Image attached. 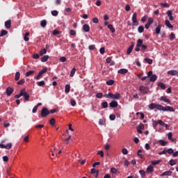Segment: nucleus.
Wrapping results in <instances>:
<instances>
[{
    "label": "nucleus",
    "mask_w": 178,
    "mask_h": 178,
    "mask_svg": "<svg viewBox=\"0 0 178 178\" xmlns=\"http://www.w3.org/2000/svg\"><path fill=\"white\" fill-rule=\"evenodd\" d=\"M40 115H41L42 118H47V116H48V115H49V110H48V108H47V107H43L42 108Z\"/></svg>",
    "instance_id": "obj_2"
},
{
    "label": "nucleus",
    "mask_w": 178,
    "mask_h": 178,
    "mask_svg": "<svg viewBox=\"0 0 178 178\" xmlns=\"http://www.w3.org/2000/svg\"><path fill=\"white\" fill-rule=\"evenodd\" d=\"M24 83H26V80H25L24 79H22L19 80V81L17 83V84L18 86H22V84H24Z\"/></svg>",
    "instance_id": "obj_41"
},
{
    "label": "nucleus",
    "mask_w": 178,
    "mask_h": 178,
    "mask_svg": "<svg viewBox=\"0 0 178 178\" xmlns=\"http://www.w3.org/2000/svg\"><path fill=\"white\" fill-rule=\"evenodd\" d=\"M167 15H168V16L171 22H173V20H174L175 19L173 18V15H172V10H168V11H167Z\"/></svg>",
    "instance_id": "obj_17"
},
{
    "label": "nucleus",
    "mask_w": 178,
    "mask_h": 178,
    "mask_svg": "<svg viewBox=\"0 0 178 178\" xmlns=\"http://www.w3.org/2000/svg\"><path fill=\"white\" fill-rule=\"evenodd\" d=\"M139 173H140L142 178L145 177V171H144V170H140L139 171Z\"/></svg>",
    "instance_id": "obj_43"
},
{
    "label": "nucleus",
    "mask_w": 178,
    "mask_h": 178,
    "mask_svg": "<svg viewBox=\"0 0 178 178\" xmlns=\"http://www.w3.org/2000/svg\"><path fill=\"white\" fill-rule=\"evenodd\" d=\"M99 52L102 55H104V54H105V47H101L99 49Z\"/></svg>",
    "instance_id": "obj_58"
},
{
    "label": "nucleus",
    "mask_w": 178,
    "mask_h": 178,
    "mask_svg": "<svg viewBox=\"0 0 178 178\" xmlns=\"http://www.w3.org/2000/svg\"><path fill=\"white\" fill-rule=\"evenodd\" d=\"M109 119L110 120H115V119H116V115H115L114 114H111L109 116Z\"/></svg>",
    "instance_id": "obj_55"
},
{
    "label": "nucleus",
    "mask_w": 178,
    "mask_h": 178,
    "mask_svg": "<svg viewBox=\"0 0 178 178\" xmlns=\"http://www.w3.org/2000/svg\"><path fill=\"white\" fill-rule=\"evenodd\" d=\"M48 59H49V56H48V55L44 56L41 58V62H47V60H48Z\"/></svg>",
    "instance_id": "obj_27"
},
{
    "label": "nucleus",
    "mask_w": 178,
    "mask_h": 178,
    "mask_svg": "<svg viewBox=\"0 0 178 178\" xmlns=\"http://www.w3.org/2000/svg\"><path fill=\"white\" fill-rule=\"evenodd\" d=\"M165 24L167 27H168V29H173V25L170 24V22H169V20L166 19L165 22Z\"/></svg>",
    "instance_id": "obj_20"
},
{
    "label": "nucleus",
    "mask_w": 178,
    "mask_h": 178,
    "mask_svg": "<svg viewBox=\"0 0 178 178\" xmlns=\"http://www.w3.org/2000/svg\"><path fill=\"white\" fill-rule=\"evenodd\" d=\"M42 72L41 71L38 73V76H35V79L36 80H40V78L42 76Z\"/></svg>",
    "instance_id": "obj_51"
},
{
    "label": "nucleus",
    "mask_w": 178,
    "mask_h": 178,
    "mask_svg": "<svg viewBox=\"0 0 178 178\" xmlns=\"http://www.w3.org/2000/svg\"><path fill=\"white\" fill-rule=\"evenodd\" d=\"M175 38H176V35H175V33H171L170 35V40L171 41H173V40H175Z\"/></svg>",
    "instance_id": "obj_50"
},
{
    "label": "nucleus",
    "mask_w": 178,
    "mask_h": 178,
    "mask_svg": "<svg viewBox=\"0 0 178 178\" xmlns=\"http://www.w3.org/2000/svg\"><path fill=\"white\" fill-rule=\"evenodd\" d=\"M41 27H45L47 26V20L43 19L40 22Z\"/></svg>",
    "instance_id": "obj_38"
},
{
    "label": "nucleus",
    "mask_w": 178,
    "mask_h": 178,
    "mask_svg": "<svg viewBox=\"0 0 178 178\" xmlns=\"http://www.w3.org/2000/svg\"><path fill=\"white\" fill-rule=\"evenodd\" d=\"M111 173H113V175H116L118 173V170L115 168H111Z\"/></svg>",
    "instance_id": "obj_48"
},
{
    "label": "nucleus",
    "mask_w": 178,
    "mask_h": 178,
    "mask_svg": "<svg viewBox=\"0 0 178 178\" xmlns=\"http://www.w3.org/2000/svg\"><path fill=\"white\" fill-rule=\"evenodd\" d=\"M70 102H71L72 106H76V100L75 99H71Z\"/></svg>",
    "instance_id": "obj_56"
},
{
    "label": "nucleus",
    "mask_w": 178,
    "mask_h": 178,
    "mask_svg": "<svg viewBox=\"0 0 178 178\" xmlns=\"http://www.w3.org/2000/svg\"><path fill=\"white\" fill-rule=\"evenodd\" d=\"M141 51L144 52L148 48V47L145 44H143V43L140 44Z\"/></svg>",
    "instance_id": "obj_40"
},
{
    "label": "nucleus",
    "mask_w": 178,
    "mask_h": 178,
    "mask_svg": "<svg viewBox=\"0 0 178 178\" xmlns=\"http://www.w3.org/2000/svg\"><path fill=\"white\" fill-rule=\"evenodd\" d=\"M152 172H154V167H152V165L147 167L146 172L149 175L150 173H152Z\"/></svg>",
    "instance_id": "obj_18"
},
{
    "label": "nucleus",
    "mask_w": 178,
    "mask_h": 178,
    "mask_svg": "<svg viewBox=\"0 0 178 178\" xmlns=\"http://www.w3.org/2000/svg\"><path fill=\"white\" fill-rule=\"evenodd\" d=\"M156 79H158V76L156 74H153L152 76H150L149 78V81L154 82L156 81Z\"/></svg>",
    "instance_id": "obj_19"
},
{
    "label": "nucleus",
    "mask_w": 178,
    "mask_h": 178,
    "mask_svg": "<svg viewBox=\"0 0 178 178\" xmlns=\"http://www.w3.org/2000/svg\"><path fill=\"white\" fill-rule=\"evenodd\" d=\"M166 152H168V154H173L174 151L173 149L169 148L168 149L166 150Z\"/></svg>",
    "instance_id": "obj_61"
},
{
    "label": "nucleus",
    "mask_w": 178,
    "mask_h": 178,
    "mask_svg": "<svg viewBox=\"0 0 178 178\" xmlns=\"http://www.w3.org/2000/svg\"><path fill=\"white\" fill-rule=\"evenodd\" d=\"M106 83L107 84V86H113V84L115 83V81L111 79L107 81Z\"/></svg>",
    "instance_id": "obj_36"
},
{
    "label": "nucleus",
    "mask_w": 178,
    "mask_h": 178,
    "mask_svg": "<svg viewBox=\"0 0 178 178\" xmlns=\"http://www.w3.org/2000/svg\"><path fill=\"white\" fill-rule=\"evenodd\" d=\"M20 97H23V92H22V89L20 90V92L19 95H15V98H20Z\"/></svg>",
    "instance_id": "obj_45"
},
{
    "label": "nucleus",
    "mask_w": 178,
    "mask_h": 178,
    "mask_svg": "<svg viewBox=\"0 0 178 178\" xmlns=\"http://www.w3.org/2000/svg\"><path fill=\"white\" fill-rule=\"evenodd\" d=\"M159 143H160L161 145H162V147H165V145H168V142L165 141L163 140H160Z\"/></svg>",
    "instance_id": "obj_32"
},
{
    "label": "nucleus",
    "mask_w": 178,
    "mask_h": 178,
    "mask_svg": "<svg viewBox=\"0 0 178 178\" xmlns=\"http://www.w3.org/2000/svg\"><path fill=\"white\" fill-rule=\"evenodd\" d=\"M176 163H177V161H176V160L171 159L170 161V166H175V165H176Z\"/></svg>",
    "instance_id": "obj_37"
},
{
    "label": "nucleus",
    "mask_w": 178,
    "mask_h": 178,
    "mask_svg": "<svg viewBox=\"0 0 178 178\" xmlns=\"http://www.w3.org/2000/svg\"><path fill=\"white\" fill-rule=\"evenodd\" d=\"M158 123L160 126H165V122H163V121L161 120H158Z\"/></svg>",
    "instance_id": "obj_60"
},
{
    "label": "nucleus",
    "mask_w": 178,
    "mask_h": 178,
    "mask_svg": "<svg viewBox=\"0 0 178 178\" xmlns=\"http://www.w3.org/2000/svg\"><path fill=\"white\" fill-rule=\"evenodd\" d=\"M58 14V10H52V11H51V15H52V16H57Z\"/></svg>",
    "instance_id": "obj_54"
},
{
    "label": "nucleus",
    "mask_w": 178,
    "mask_h": 178,
    "mask_svg": "<svg viewBox=\"0 0 178 178\" xmlns=\"http://www.w3.org/2000/svg\"><path fill=\"white\" fill-rule=\"evenodd\" d=\"M83 30L85 33H88V31H90V25L89 24H84L83 26Z\"/></svg>",
    "instance_id": "obj_13"
},
{
    "label": "nucleus",
    "mask_w": 178,
    "mask_h": 178,
    "mask_svg": "<svg viewBox=\"0 0 178 178\" xmlns=\"http://www.w3.org/2000/svg\"><path fill=\"white\" fill-rule=\"evenodd\" d=\"M91 173H92V175H94L95 177H96V178L98 177L99 172L97 171L95 168L91 169Z\"/></svg>",
    "instance_id": "obj_25"
},
{
    "label": "nucleus",
    "mask_w": 178,
    "mask_h": 178,
    "mask_svg": "<svg viewBox=\"0 0 178 178\" xmlns=\"http://www.w3.org/2000/svg\"><path fill=\"white\" fill-rule=\"evenodd\" d=\"M122 152L123 155H127V154H129V151L126 148L122 149Z\"/></svg>",
    "instance_id": "obj_53"
},
{
    "label": "nucleus",
    "mask_w": 178,
    "mask_h": 178,
    "mask_svg": "<svg viewBox=\"0 0 178 178\" xmlns=\"http://www.w3.org/2000/svg\"><path fill=\"white\" fill-rule=\"evenodd\" d=\"M38 86H39V87H42L43 86H45V81H40L37 82Z\"/></svg>",
    "instance_id": "obj_35"
},
{
    "label": "nucleus",
    "mask_w": 178,
    "mask_h": 178,
    "mask_svg": "<svg viewBox=\"0 0 178 178\" xmlns=\"http://www.w3.org/2000/svg\"><path fill=\"white\" fill-rule=\"evenodd\" d=\"M145 60L147 62V63H148L149 65H152V59L151 58H145Z\"/></svg>",
    "instance_id": "obj_46"
},
{
    "label": "nucleus",
    "mask_w": 178,
    "mask_h": 178,
    "mask_svg": "<svg viewBox=\"0 0 178 178\" xmlns=\"http://www.w3.org/2000/svg\"><path fill=\"white\" fill-rule=\"evenodd\" d=\"M42 127H44V124H38V125H35V128H36V129H42Z\"/></svg>",
    "instance_id": "obj_64"
},
{
    "label": "nucleus",
    "mask_w": 178,
    "mask_h": 178,
    "mask_svg": "<svg viewBox=\"0 0 178 178\" xmlns=\"http://www.w3.org/2000/svg\"><path fill=\"white\" fill-rule=\"evenodd\" d=\"M70 35H76V31L74 30H70Z\"/></svg>",
    "instance_id": "obj_63"
},
{
    "label": "nucleus",
    "mask_w": 178,
    "mask_h": 178,
    "mask_svg": "<svg viewBox=\"0 0 178 178\" xmlns=\"http://www.w3.org/2000/svg\"><path fill=\"white\" fill-rule=\"evenodd\" d=\"M118 105L119 104H118V102L115 100L109 103L110 108H118Z\"/></svg>",
    "instance_id": "obj_10"
},
{
    "label": "nucleus",
    "mask_w": 178,
    "mask_h": 178,
    "mask_svg": "<svg viewBox=\"0 0 178 178\" xmlns=\"http://www.w3.org/2000/svg\"><path fill=\"white\" fill-rule=\"evenodd\" d=\"M161 29H162V25L159 24V25L156 26V29H155V33H156V34H157V35L161 34Z\"/></svg>",
    "instance_id": "obj_16"
},
{
    "label": "nucleus",
    "mask_w": 178,
    "mask_h": 178,
    "mask_svg": "<svg viewBox=\"0 0 178 178\" xmlns=\"http://www.w3.org/2000/svg\"><path fill=\"white\" fill-rule=\"evenodd\" d=\"M113 95V94L112 93H108V94H105L104 95V98H108V99H112V96Z\"/></svg>",
    "instance_id": "obj_28"
},
{
    "label": "nucleus",
    "mask_w": 178,
    "mask_h": 178,
    "mask_svg": "<svg viewBox=\"0 0 178 178\" xmlns=\"http://www.w3.org/2000/svg\"><path fill=\"white\" fill-rule=\"evenodd\" d=\"M159 163H161V160H156L152 161V165H153V166H156V165H159Z\"/></svg>",
    "instance_id": "obj_29"
},
{
    "label": "nucleus",
    "mask_w": 178,
    "mask_h": 178,
    "mask_svg": "<svg viewBox=\"0 0 178 178\" xmlns=\"http://www.w3.org/2000/svg\"><path fill=\"white\" fill-rule=\"evenodd\" d=\"M127 72H129L127 69H120V70H118V73H119L120 74H126Z\"/></svg>",
    "instance_id": "obj_22"
},
{
    "label": "nucleus",
    "mask_w": 178,
    "mask_h": 178,
    "mask_svg": "<svg viewBox=\"0 0 178 178\" xmlns=\"http://www.w3.org/2000/svg\"><path fill=\"white\" fill-rule=\"evenodd\" d=\"M31 74H34V70H30L26 72V77L31 76Z\"/></svg>",
    "instance_id": "obj_33"
},
{
    "label": "nucleus",
    "mask_w": 178,
    "mask_h": 178,
    "mask_svg": "<svg viewBox=\"0 0 178 178\" xmlns=\"http://www.w3.org/2000/svg\"><path fill=\"white\" fill-rule=\"evenodd\" d=\"M159 101H162L163 102H165L166 104H170V100L166 97V96H161L159 98Z\"/></svg>",
    "instance_id": "obj_9"
},
{
    "label": "nucleus",
    "mask_w": 178,
    "mask_h": 178,
    "mask_svg": "<svg viewBox=\"0 0 178 178\" xmlns=\"http://www.w3.org/2000/svg\"><path fill=\"white\" fill-rule=\"evenodd\" d=\"M10 26H12V21L10 19H9L5 22L6 29H10Z\"/></svg>",
    "instance_id": "obj_14"
},
{
    "label": "nucleus",
    "mask_w": 178,
    "mask_h": 178,
    "mask_svg": "<svg viewBox=\"0 0 178 178\" xmlns=\"http://www.w3.org/2000/svg\"><path fill=\"white\" fill-rule=\"evenodd\" d=\"M76 73V68L74 67L72 68V70H71V72H70V77H73V76H74V74Z\"/></svg>",
    "instance_id": "obj_44"
},
{
    "label": "nucleus",
    "mask_w": 178,
    "mask_h": 178,
    "mask_svg": "<svg viewBox=\"0 0 178 178\" xmlns=\"http://www.w3.org/2000/svg\"><path fill=\"white\" fill-rule=\"evenodd\" d=\"M143 41L142 39H138L136 43V47L135 49V51L136 52H140V47L141 46V44H143Z\"/></svg>",
    "instance_id": "obj_6"
},
{
    "label": "nucleus",
    "mask_w": 178,
    "mask_h": 178,
    "mask_svg": "<svg viewBox=\"0 0 178 178\" xmlns=\"http://www.w3.org/2000/svg\"><path fill=\"white\" fill-rule=\"evenodd\" d=\"M13 88H10V87H8L6 89V92L8 95V97H10L12 95V94L13 93Z\"/></svg>",
    "instance_id": "obj_8"
},
{
    "label": "nucleus",
    "mask_w": 178,
    "mask_h": 178,
    "mask_svg": "<svg viewBox=\"0 0 178 178\" xmlns=\"http://www.w3.org/2000/svg\"><path fill=\"white\" fill-rule=\"evenodd\" d=\"M111 99H120V94L116 93L115 95L113 94Z\"/></svg>",
    "instance_id": "obj_21"
},
{
    "label": "nucleus",
    "mask_w": 178,
    "mask_h": 178,
    "mask_svg": "<svg viewBox=\"0 0 178 178\" xmlns=\"http://www.w3.org/2000/svg\"><path fill=\"white\" fill-rule=\"evenodd\" d=\"M108 29H109V30H111V33H115V29L113 28V25H112V24H108Z\"/></svg>",
    "instance_id": "obj_34"
},
{
    "label": "nucleus",
    "mask_w": 178,
    "mask_h": 178,
    "mask_svg": "<svg viewBox=\"0 0 178 178\" xmlns=\"http://www.w3.org/2000/svg\"><path fill=\"white\" fill-rule=\"evenodd\" d=\"M163 176H172V171H165L161 175V177Z\"/></svg>",
    "instance_id": "obj_23"
},
{
    "label": "nucleus",
    "mask_w": 178,
    "mask_h": 178,
    "mask_svg": "<svg viewBox=\"0 0 178 178\" xmlns=\"http://www.w3.org/2000/svg\"><path fill=\"white\" fill-rule=\"evenodd\" d=\"M39 54H40V56H42V55L47 54V50H46L45 49H42V50L40 51Z\"/></svg>",
    "instance_id": "obj_52"
},
{
    "label": "nucleus",
    "mask_w": 178,
    "mask_h": 178,
    "mask_svg": "<svg viewBox=\"0 0 178 178\" xmlns=\"http://www.w3.org/2000/svg\"><path fill=\"white\" fill-rule=\"evenodd\" d=\"M8 34V31L6 30H1L0 33V37H3V35H6Z\"/></svg>",
    "instance_id": "obj_31"
},
{
    "label": "nucleus",
    "mask_w": 178,
    "mask_h": 178,
    "mask_svg": "<svg viewBox=\"0 0 178 178\" xmlns=\"http://www.w3.org/2000/svg\"><path fill=\"white\" fill-rule=\"evenodd\" d=\"M132 22L134 23V26H138L140 23L137 21V13H134L132 15Z\"/></svg>",
    "instance_id": "obj_4"
},
{
    "label": "nucleus",
    "mask_w": 178,
    "mask_h": 178,
    "mask_svg": "<svg viewBox=\"0 0 178 178\" xmlns=\"http://www.w3.org/2000/svg\"><path fill=\"white\" fill-rule=\"evenodd\" d=\"M157 86L162 88V90H165L166 88V85H165V83H163V82L158 83Z\"/></svg>",
    "instance_id": "obj_26"
},
{
    "label": "nucleus",
    "mask_w": 178,
    "mask_h": 178,
    "mask_svg": "<svg viewBox=\"0 0 178 178\" xmlns=\"http://www.w3.org/2000/svg\"><path fill=\"white\" fill-rule=\"evenodd\" d=\"M50 124H51V126H54V124H55L56 121L54 120V118H51V120L49 121Z\"/></svg>",
    "instance_id": "obj_59"
},
{
    "label": "nucleus",
    "mask_w": 178,
    "mask_h": 178,
    "mask_svg": "<svg viewBox=\"0 0 178 178\" xmlns=\"http://www.w3.org/2000/svg\"><path fill=\"white\" fill-rule=\"evenodd\" d=\"M102 106L104 109H106L108 108V102H104L102 103Z\"/></svg>",
    "instance_id": "obj_39"
},
{
    "label": "nucleus",
    "mask_w": 178,
    "mask_h": 178,
    "mask_svg": "<svg viewBox=\"0 0 178 178\" xmlns=\"http://www.w3.org/2000/svg\"><path fill=\"white\" fill-rule=\"evenodd\" d=\"M0 148H6V149H10L12 148V143H7L6 145L0 143Z\"/></svg>",
    "instance_id": "obj_7"
},
{
    "label": "nucleus",
    "mask_w": 178,
    "mask_h": 178,
    "mask_svg": "<svg viewBox=\"0 0 178 178\" xmlns=\"http://www.w3.org/2000/svg\"><path fill=\"white\" fill-rule=\"evenodd\" d=\"M134 42H132L131 45L128 48L127 54L129 55L130 54H131L133 49L134 48Z\"/></svg>",
    "instance_id": "obj_15"
},
{
    "label": "nucleus",
    "mask_w": 178,
    "mask_h": 178,
    "mask_svg": "<svg viewBox=\"0 0 178 178\" xmlns=\"http://www.w3.org/2000/svg\"><path fill=\"white\" fill-rule=\"evenodd\" d=\"M65 94H69V92H70V85L69 84L65 85Z\"/></svg>",
    "instance_id": "obj_24"
},
{
    "label": "nucleus",
    "mask_w": 178,
    "mask_h": 178,
    "mask_svg": "<svg viewBox=\"0 0 178 178\" xmlns=\"http://www.w3.org/2000/svg\"><path fill=\"white\" fill-rule=\"evenodd\" d=\"M22 97H24L25 101H29V99L30 98V95L29 92H26V88L22 89Z\"/></svg>",
    "instance_id": "obj_5"
},
{
    "label": "nucleus",
    "mask_w": 178,
    "mask_h": 178,
    "mask_svg": "<svg viewBox=\"0 0 178 178\" xmlns=\"http://www.w3.org/2000/svg\"><path fill=\"white\" fill-rule=\"evenodd\" d=\"M139 90L142 94H148L149 92V88L145 86H140Z\"/></svg>",
    "instance_id": "obj_3"
},
{
    "label": "nucleus",
    "mask_w": 178,
    "mask_h": 178,
    "mask_svg": "<svg viewBox=\"0 0 178 178\" xmlns=\"http://www.w3.org/2000/svg\"><path fill=\"white\" fill-rule=\"evenodd\" d=\"M104 96V94H102V92H99L96 95V97L101 99L102 98V97Z\"/></svg>",
    "instance_id": "obj_57"
},
{
    "label": "nucleus",
    "mask_w": 178,
    "mask_h": 178,
    "mask_svg": "<svg viewBox=\"0 0 178 178\" xmlns=\"http://www.w3.org/2000/svg\"><path fill=\"white\" fill-rule=\"evenodd\" d=\"M149 109L150 111H153V109H157V111H163V112H175V108L173 107H171L170 106H166L165 107L155 103H151L149 105Z\"/></svg>",
    "instance_id": "obj_1"
},
{
    "label": "nucleus",
    "mask_w": 178,
    "mask_h": 178,
    "mask_svg": "<svg viewBox=\"0 0 178 178\" xmlns=\"http://www.w3.org/2000/svg\"><path fill=\"white\" fill-rule=\"evenodd\" d=\"M152 23H154V18H152V17L149 18L147 24H149L151 26V24H152Z\"/></svg>",
    "instance_id": "obj_47"
},
{
    "label": "nucleus",
    "mask_w": 178,
    "mask_h": 178,
    "mask_svg": "<svg viewBox=\"0 0 178 178\" xmlns=\"http://www.w3.org/2000/svg\"><path fill=\"white\" fill-rule=\"evenodd\" d=\"M19 79H20V72H17L15 73V81H18Z\"/></svg>",
    "instance_id": "obj_30"
},
{
    "label": "nucleus",
    "mask_w": 178,
    "mask_h": 178,
    "mask_svg": "<svg viewBox=\"0 0 178 178\" xmlns=\"http://www.w3.org/2000/svg\"><path fill=\"white\" fill-rule=\"evenodd\" d=\"M143 130H144V124H141L137 127V132L139 134H143Z\"/></svg>",
    "instance_id": "obj_11"
},
{
    "label": "nucleus",
    "mask_w": 178,
    "mask_h": 178,
    "mask_svg": "<svg viewBox=\"0 0 178 178\" xmlns=\"http://www.w3.org/2000/svg\"><path fill=\"white\" fill-rule=\"evenodd\" d=\"M99 124H100V126H104V124H105V119H100L99 120Z\"/></svg>",
    "instance_id": "obj_49"
},
{
    "label": "nucleus",
    "mask_w": 178,
    "mask_h": 178,
    "mask_svg": "<svg viewBox=\"0 0 178 178\" xmlns=\"http://www.w3.org/2000/svg\"><path fill=\"white\" fill-rule=\"evenodd\" d=\"M60 62H66V57L62 56L59 59Z\"/></svg>",
    "instance_id": "obj_62"
},
{
    "label": "nucleus",
    "mask_w": 178,
    "mask_h": 178,
    "mask_svg": "<svg viewBox=\"0 0 178 178\" xmlns=\"http://www.w3.org/2000/svg\"><path fill=\"white\" fill-rule=\"evenodd\" d=\"M138 33H144V26H140L138 28Z\"/></svg>",
    "instance_id": "obj_42"
},
{
    "label": "nucleus",
    "mask_w": 178,
    "mask_h": 178,
    "mask_svg": "<svg viewBox=\"0 0 178 178\" xmlns=\"http://www.w3.org/2000/svg\"><path fill=\"white\" fill-rule=\"evenodd\" d=\"M167 73H168V74H170V76H178V72H177V70H170Z\"/></svg>",
    "instance_id": "obj_12"
}]
</instances>
